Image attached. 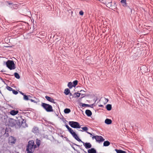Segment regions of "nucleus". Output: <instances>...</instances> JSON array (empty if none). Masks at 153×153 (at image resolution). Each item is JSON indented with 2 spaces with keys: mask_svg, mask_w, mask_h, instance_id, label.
<instances>
[{
  "mask_svg": "<svg viewBox=\"0 0 153 153\" xmlns=\"http://www.w3.org/2000/svg\"><path fill=\"white\" fill-rule=\"evenodd\" d=\"M37 147L36 145H35L34 141H29L27 146L26 151L27 153H33L35 149Z\"/></svg>",
  "mask_w": 153,
  "mask_h": 153,
  "instance_id": "nucleus-1",
  "label": "nucleus"
},
{
  "mask_svg": "<svg viewBox=\"0 0 153 153\" xmlns=\"http://www.w3.org/2000/svg\"><path fill=\"white\" fill-rule=\"evenodd\" d=\"M41 105L47 112H50L53 111L52 107L49 104L42 102Z\"/></svg>",
  "mask_w": 153,
  "mask_h": 153,
  "instance_id": "nucleus-2",
  "label": "nucleus"
},
{
  "mask_svg": "<svg viewBox=\"0 0 153 153\" xmlns=\"http://www.w3.org/2000/svg\"><path fill=\"white\" fill-rule=\"evenodd\" d=\"M6 64L7 67L10 70L14 69L16 68L15 64L12 60H8Z\"/></svg>",
  "mask_w": 153,
  "mask_h": 153,
  "instance_id": "nucleus-3",
  "label": "nucleus"
},
{
  "mask_svg": "<svg viewBox=\"0 0 153 153\" xmlns=\"http://www.w3.org/2000/svg\"><path fill=\"white\" fill-rule=\"evenodd\" d=\"M69 124L71 127L74 128H79L81 127L79 123L77 122L70 121Z\"/></svg>",
  "mask_w": 153,
  "mask_h": 153,
  "instance_id": "nucleus-4",
  "label": "nucleus"
},
{
  "mask_svg": "<svg viewBox=\"0 0 153 153\" xmlns=\"http://www.w3.org/2000/svg\"><path fill=\"white\" fill-rule=\"evenodd\" d=\"M92 139H95L96 141L99 143L102 142L105 140V139L102 136H94L92 137Z\"/></svg>",
  "mask_w": 153,
  "mask_h": 153,
  "instance_id": "nucleus-5",
  "label": "nucleus"
},
{
  "mask_svg": "<svg viewBox=\"0 0 153 153\" xmlns=\"http://www.w3.org/2000/svg\"><path fill=\"white\" fill-rule=\"evenodd\" d=\"M70 133L72 134L73 137L78 141H81V140L79 138L77 134L74 131L72 128L69 131Z\"/></svg>",
  "mask_w": 153,
  "mask_h": 153,
  "instance_id": "nucleus-6",
  "label": "nucleus"
},
{
  "mask_svg": "<svg viewBox=\"0 0 153 153\" xmlns=\"http://www.w3.org/2000/svg\"><path fill=\"white\" fill-rule=\"evenodd\" d=\"M79 142H81L83 143L84 146L85 147L86 149H88L91 148L92 145L90 143H85L81 140V141H79Z\"/></svg>",
  "mask_w": 153,
  "mask_h": 153,
  "instance_id": "nucleus-7",
  "label": "nucleus"
},
{
  "mask_svg": "<svg viewBox=\"0 0 153 153\" xmlns=\"http://www.w3.org/2000/svg\"><path fill=\"white\" fill-rule=\"evenodd\" d=\"M17 123L16 120L13 119H11L9 120L10 125L11 126H14L16 125Z\"/></svg>",
  "mask_w": 153,
  "mask_h": 153,
  "instance_id": "nucleus-8",
  "label": "nucleus"
},
{
  "mask_svg": "<svg viewBox=\"0 0 153 153\" xmlns=\"http://www.w3.org/2000/svg\"><path fill=\"white\" fill-rule=\"evenodd\" d=\"M17 122V124L18 125H22V117H19V118H17V120H16Z\"/></svg>",
  "mask_w": 153,
  "mask_h": 153,
  "instance_id": "nucleus-9",
  "label": "nucleus"
},
{
  "mask_svg": "<svg viewBox=\"0 0 153 153\" xmlns=\"http://www.w3.org/2000/svg\"><path fill=\"white\" fill-rule=\"evenodd\" d=\"M45 98L48 101L51 102H52L53 103H56V102H55V100L52 98L48 96H46L45 97Z\"/></svg>",
  "mask_w": 153,
  "mask_h": 153,
  "instance_id": "nucleus-10",
  "label": "nucleus"
},
{
  "mask_svg": "<svg viewBox=\"0 0 153 153\" xmlns=\"http://www.w3.org/2000/svg\"><path fill=\"white\" fill-rule=\"evenodd\" d=\"M16 141V139L14 137L11 136L9 138V141L12 143H15Z\"/></svg>",
  "mask_w": 153,
  "mask_h": 153,
  "instance_id": "nucleus-11",
  "label": "nucleus"
},
{
  "mask_svg": "<svg viewBox=\"0 0 153 153\" xmlns=\"http://www.w3.org/2000/svg\"><path fill=\"white\" fill-rule=\"evenodd\" d=\"M19 112V111L17 110H12L10 112V113L12 115H15L17 114Z\"/></svg>",
  "mask_w": 153,
  "mask_h": 153,
  "instance_id": "nucleus-12",
  "label": "nucleus"
},
{
  "mask_svg": "<svg viewBox=\"0 0 153 153\" xmlns=\"http://www.w3.org/2000/svg\"><path fill=\"white\" fill-rule=\"evenodd\" d=\"M85 113L87 115L88 117L91 116L92 114L91 111L89 110H86Z\"/></svg>",
  "mask_w": 153,
  "mask_h": 153,
  "instance_id": "nucleus-13",
  "label": "nucleus"
},
{
  "mask_svg": "<svg viewBox=\"0 0 153 153\" xmlns=\"http://www.w3.org/2000/svg\"><path fill=\"white\" fill-rule=\"evenodd\" d=\"M112 120H111L107 118L105 120V123L108 125L111 124L112 123Z\"/></svg>",
  "mask_w": 153,
  "mask_h": 153,
  "instance_id": "nucleus-14",
  "label": "nucleus"
},
{
  "mask_svg": "<svg viewBox=\"0 0 153 153\" xmlns=\"http://www.w3.org/2000/svg\"><path fill=\"white\" fill-rule=\"evenodd\" d=\"M88 153H96V150L94 148H91L88 151Z\"/></svg>",
  "mask_w": 153,
  "mask_h": 153,
  "instance_id": "nucleus-15",
  "label": "nucleus"
},
{
  "mask_svg": "<svg viewBox=\"0 0 153 153\" xmlns=\"http://www.w3.org/2000/svg\"><path fill=\"white\" fill-rule=\"evenodd\" d=\"M120 2L122 4L123 6L124 7H126L127 6L126 0H121Z\"/></svg>",
  "mask_w": 153,
  "mask_h": 153,
  "instance_id": "nucleus-16",
  "label": "nucleus"
},
{
  "mask_svg": "<svg viewBox=\"0 0 153 153\" xmlns=\"http://www.w3.org/2000/svg\"><path fill=\"white\" fill-rule=\"evenodd\" d=\"M32 131L34 133H36L39 132V129L38 128L34 127L32 129Z\"/></svg>",
  "mask_w": 153,
  "mask_h": 153,
  "instance_id": "nucleus-17",
  "label": "nucleus"
},
{
  "mask_svg": "<svg viewBox=\"0 0 153 153\" xmlns=\"http://www.w3.org/2000/svg\"><path fill=\"white\" fill-rule=\"evenodd\" d=\"M112 106L111 104H108L106 106V108L108 111H110L111 109Z\"/></svg>",
  "mask_w": 153,
  "mask_h": 153,
  "instance_id": "nucleus-18",
  "label": "nucleus"
},
{
  "mask_svg": "<svg viewBox=\"0 0 153 153\" xmlns=\"http://www.w3.org/2000/svg\"><path fill=\"white\" fill-rule=\"evenodd\" d=\"M115 150L117 153H126L125 151L121 150L115 149Z\"/></svg>",
  "mask_w": 153,
  "mask_h": 153,
  "instance_id": "nucleus-19",
  "label": "nucleus"
},
{
  "mask_svg": "<svg viewBox=\"0 0 153 153\" xmlns=\"http://www.w3.org/2000/svg\"><path fill=\"white\" fill-rule=\"evenodd\" d=\"M110 143L108 141H104L103 143V146H107L109 145Z\"/></svg>",
  "mask_w": 153,
  "mask_h": 153,
  "instance_id": "nucleus-20",
  "label": "nucleus"
},
{
  "mask_svg": "<svg viewBox=\"0 0 153 153\" xmlns=\"http://www.w3.org/2000/svg\"><path fill=\"white\" fill-rule=\"evenodd\" d=\"M70 91L68 88H66L65 89L64 93L66 95H68L70 93Z\"/></svg>",
  "mask_w": 153,
  "mask_h": 153,
  "instance_id": "nucleus-21",
  "label": "nucleus"
},
{
  "mask_svg": "<svg viewBox=\"0 0 153 153\" xmlns=\"http://www.w3.org/2000/svg\"><path fill=\"white\" fill-rule=\"evenodd\" d=\"M71 111V110L69 108H66L64 109V112L65 114H68Z\"/></svg>",
  "mask_w": 153,
  "mask_h": 153,
  "instance_id": "nucleus-22",
  "label": "nucleus"
},
{
  "mask_svg": "<svg viewBox=\"0 0 153 153\" xmlns=\"http://www.w3.org/2000/svg\"><path fill=\"white\" fill-rule=\"evenodd\" d=\"M93 105V104L88 105V104H87L83 103V104H82V107L87 106V107H92Z\"/></svg>",
  "mask_w": 153,
  "mask_h": 153,
  "instance_id": "nucleus-23",
  "label": "nucleus"
},
{
  "mask_svg": "<svg viewBox=\"0 0 153 153\" xmlns=\"http://www.w3.org/2000/svg\"><path fill=\"white\" fill-rule=\"evenodd\" d=\"M68 86L70 89L71 88L73 87L74 86L72 85V83L71 82L68 83Z\"/></svg>",
  "mask_w": 153,
  "mask_h": 153,
  "instance_id": "nucleus-24",
  "label": "nucleus"
},
{
  "mask_svg": "<svg viewBox=\"0 0 153 153\" xmlns=\"http://www.w3.org/2000/svg\"><path fill=\"white\" fill-rule=\"evenodd\" d=\"M36 143L38 147H39L40 144V141L39 140L37 139L36 140Z\"/></svg>",
  "mask_w": 153,
  "mask_h": 153,
  "instance_id": "nucleus-25",
  "label": "nucleus"
},
{
  "mask_svg": "<svg viewBox=\"0 0 153 153\" xmlns=\"http://www.w3.org/2000/svg\"><path fill=\"white\" fill-rule=\"evenodd\" d=\"M15 77L17 79H19L20 78V76L19 74L17 73H15L14 74Z\"/></svg>",
  "mask_w": 153,
  "mask_h": 153,
  "instance_id": "nucleus-26",
  "label": "nucleus"
},
{
  "mask_svg": "<svg viewBox=\"0 0 153 153\" xmlns=\"http://www.w3.org/2000/svg\"><path fill=\"white\" fill-rule=\"evenodd\" d=\"M81 94L79 93H75L74 94V97H78L80 96Z\"/></svg>",
  "mask_w": 153,
  "mask_h": 153,
  "instance_id": "nucleus-27",
  "label": "nucleus"
},
{
  "mask_svg": "<svg viewBox=\"0 0 153 153\" xmlns=\"http://www.w3.org/2000/svg\"><path fill=\"white\" fill-rule=\"evenodd\" d=\"M24 100H29L28 96L25 94L24 96Z\"/></svg>",
  "mask_w": 153,
  "mask_h": 153,
  "instance_id": "nucleus-28",
  "label": "nucleus"
},
{
  "mask_svg": "<svg viewBox=\"0 0 153 153\" xmlns=\"http://www.w3.org/2000/svg\"><path fill=\"white\" fill-rule=\"evenodd\" d=\"M77 83H78V81L77 80L74 81L73 82V85H73V86H76L77 84Z\"/></svg>",
  "mask_w": 153,
  "mask_h": 153,
  "instance_id": "nucleus-29",
  "label": "nucleus"
},
{
  "mask_svg": "<svg viewBox=\"0 0 153 153\" xmlns=\"http://www.w3.org/2000/svg\"><path fill=\"white\" fill-rule=\"evenodd\" d=\"M6 88L9 91H12L13 90V89L12 88L8 86H7Z\"/></svg>",
  "mask_w": 153,
  "mask_h": 153,
  "instance_id": "nucleus-30",
  "label": "nucleus"
},
{
  "mask_svg": "<svg viewBox=\"0 0 153 153\" xmlns=\"http://www.w3.org/2000/svg\"><path fill=\"white\" fill-rule=\"evenodd\" d=\"M82 128L83 131H86V132L87 131L88 129V128L86 127H83Z\"/></svg>",
  "mask_w": 153,
  "mask_h": 153,
  "instance_id": "nucleus-31",
  "label": "nucleus"
},
{
  "mask_svg": "<svg viewBox=\"0 0 153 153\" xmlns=\"http://www.w3.org/2000/svg\"><path fill=\"white\" fill-rule=\"evenodd\" d=\"M13 93L14 94H17L18 93V92L15 90L13 89L12 90Z\"/></svg>",
  "mask_w": 153,
  "mask_h": 153,
  "instance_id": "nucleus-32",
  "label": "nucleus"
},
{
  "mask_svg": "<svg viewBox=\"0 0 153 153\" xmlns=\"http://www.w3.org/2000/svg\"><path fill=\"white\" fill-rule=\"evenodd\" d=\"M65 127L66 128L68 129V131H69L71 129V128H70L68 125H65Z\"/></svg>",
  "mask_w": 153,
  "mask_h": 153,
  "instance_id": "nucleus-33",
  "label": "nucleus"
},
{
  "mask_svg": "<svg viewBox=\"0 0 153 153\" xmlns=\"http://www.w3.org/2000/svg\"><path fill=\"white\" fill-rule=\"evenodd\" d=\"M84 13L82 11H81L79 12V14L80 15H83Z\"/></svg>",
  "mask_w": 153,
  "mask_h": 153,
  "instance_id": "nucleus-34",
  "label": "nucleus"
},
{
  "mask_svg": "<svg viewBox=\"0 0 153 153\" xmlns=\"http://www.w3.org/2000/svg\"><path fill=\"white\" fill-rule=\"evenodd\" d=\"M29 100H30L32 102H35V100H33L32 99H29Z\"/></svg>",
  "mask_w": 153,
  "mask_h": 153,
  "instance_id": "nucleus-35",
  "label": "nucleus"
},
{
  "mask_svg": "<svg viewBox=\"0 0 153 153\" xmlns=\"http://www.w3.org/2000/svg\"><path fill=\"white\" fill-rule=\"evenodd\" d=\"M25 121H26L25 120V119H23L22 118V124H23L24 123H25Z\"/></svg>",
  "mask_w": 153,
  "mask_h": 153,
  "instance_id": "nucleus-36",
  "label": "nucleus"
},
{
  "mask_svg": "<svg viewBox=\"0 0 153 153\" xmlns=\"http://www.w3.org/2000/svg\"><path fill=\"white\" fill-rule=\"evenodd\" d=\"M19 92L21 94H22L23 96H24L25 95L24 94L22 93V91H19Z\"/></svg>",
  "mask_w": 153,
  "mask_h": 153,
  "instance_id": "nucleus-37",
  "label": "nucleus"
},
{
  "mask_svg": "<svg viewBox=\"0 0 153 153\" xmlns=\"http://www.w3.org/2000/svg\"><path fill=\"white\" fill-rule=\"evenodd\" d=\"M86 132L88 134H89L90 135H91V136H92V134L89 132H88V131H86Z\"/></svg>",
  "mask_w": 153,
  "mask_h": 153,
  "instance_id": "nucleus-38",
  "label": "nucleus"
},
{
  "mask_svg": "<svg viewBox=\"0 0 153 153\" xmlns=\"http://www.w3.org/2000/svg\"><path fill=\"white\" fill-rule=\"evenodd\" d=\"M99 106L101 107H103V105H99Z\"/></svg>",
  "mask_w": 153,
  "mask_h": 153,
  "instance_id": "nucleus-39",
  "label": "nucleus"
},
{
  "mask_svg": "<svg viewBox=\"0 0 153 153\" xmlns=\"http://www.w3.org/2000/svg\"><path fill=\"white\" fill-rule=\"evenodd\" d=\"M69 95L70 96H72V93H71L70 92V93H69Z\"/></svg>",
  "mask_w": 153,
  "mask_h": 153,
  "instance_id": "nucleus-40",
  "label": "nucleus"
},
{
  "mask_svg": "<svg viewBox=\"0 0 153 153\" xmlns=\"http://www.w3.org/2000/svg\"><path fill=\"white\" fill-rule=\"evenodd\" d=\"M111 2H109L108 3V4H110V5H111Z\"/></svg>",
  "mask_w": 153,
  "mask_h": 153,
  "instance_id": "nucleus-41",
  "label": "nucleus"
},
{
  "mask_svg": "<svg viewBox=\"0 0 153 153\" xmlns=\"http://www.w3.org/2000/svg\"><path fill=\"white\" fill-rule=\"evenodd\" d=\"M28 98H29V97H31V96H30V95H28Z\"/></svg>",
  "mask_w": 153,
  "mask_h": 153,
  "instance_id": "nucleus-42",
  "label": "nucleus"
},
{
  "mask_svg": "<svg viewBox=\"0 0 153 153\" xmlns=\"http://www.w3.org/2000/svg\"><path fill=\"white\" fill-rule=\"evenodd\" d=\"M8 4H12V3H8Z\"/></svg>",
  "mask_w": 153,
  "mask_h": 153,
  "instance_id": "nucleus-43",
  "label": "nucleus"
},
{
  "mask_svg": "<svg viewBox=\"0 0 153 153\" xmlns=\"http://www.w3.org/2000/svg\"><path fill=\"white\" fill-rule=\"evenodd\" d=\"M82 91H84L81 90L80 91V92H81Z\"/></svg>",
  "mask_w": 153,
  "mask_h": 153,
  "instance_id": "nucleus-44",
  "label": "nucleus"
},
{
  "mask_svg": "<svg viewBox=\"0 0 153 153\" xmlns=\"http://www.w3.org/2000/svg\"><path fill=\"white\" fill-rule=\"evenodd\" d=\"M5 133H4V134H5V133H6V130H5Z\"/></svg>",
  "mask_w": 153,
  "mask_h": 153,
  "instance_id": "nucleus-45",
  "label": "nucleus"
},
{
  "mask_svg": "<svg viewBox=\"0 0 153 153\" xmlns=\"http://www.w3.org/2000/svg\"><path fill=\"white\" fill-rule=\"evenodd\" d=\"M80 131H82V130H80Z\"/></svg>",
  "mask_w": 153,
  "mask_h": 153,
  "instance_id": "nucleus-46",
  "label": "nucleus"
},
{
  "mask_svg": "<svg viewBox=\"0 0 153 153\" xmlns=\"http://www.w3.org/2000/svg\"><path fill=\"white\" fill-rule=\"evenodd\" d=\"M19 153L18 152H17V153Z\"/></svg>",
  "mask_w": 153,
  "mask_h": 153,
  "instance_id": "nucleus-47",
  "label": "nucleus"
}]
</instances>
